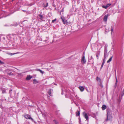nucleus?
<instances>
[{
    "instance_id": "11",
    "label": "nucleus",
    "mask_w": 124,
    "mask_h": 124,
    "mask_svg": "<svg viewBox=\"0 0 124 124\" xmlns=\"http://www.w3.org/2000/svg\"><path fill=\"white\" fill-rule=\"evenodd\" d=\"M52 91L53 90L52 89H50L49 90L48 92V93L50 96H52V95L51 94V92H52Z\"/></svg>"
},
{
    "instance_id": "26",
    "label": "nucleus",
    "mask_w": 124,
    "mask_h": 124,
    "mask_svg": "<svg viewBox=\"0 0 124 124\" xmlns=\"http://www.w3.org/2000/svg\"><path fill=\"white\" fill-rule=\"evenodd\" d=\"M104 64L102 63V65H101V69L102 68Z\"/></svg>"
},
{
    "instance_id": "10",
    "label": "nucleus",
    "mask_w": 124,
    "mask_h": 124,
    "mask_svg": "<svg viewBox=\"0 0 124 124\" xmlns=\"http://www.w3.org/2000/svg\"><path fill=\"white\" fill-rule=\"evenodd\" d=\"M79 89H80V91L81 92L83 91L84 90V88L83 86H80L79 87Z\"/></svg>"
},
{
    "instance_id": "19",
    "label": "nucleus",
    "mask_w": 124,
    "mask_h": 124,
    "mask_svg": "<svg viewBox=\"0 0 124 124\" xmlns=\"http://www.w3.org/2000/svg\"><path fill=\"white\" fill-rule=\"evenodd\" d=\"M38 70L42 74H43L44 73V71H42V70L40 69Z\"/></svg>"
},
{
    "instance_id": "3",
    "label": "nucleus",
    "mask_w": 124,
    "mask_h": 124,
    "mask_svg": "<svg viewBox=\"0 0 124 124\" xmlns=\"http://www.w3.org/2000/svg\"><path fill=\"white\" fill-rule=\"evenodd\" d=\"M24 117L27 119H31L32 121L33 120V119L31 118L30 116L28 114L25 115L24 116Z\"/></svg>"
},
{
    "instance_id": "30",
    "label": "nucleus",
    "mask_w": 124,
    "mask_h": 124,
    "mask_svg": "<svg viewBox=\"0 0 124 124\" xmlns=\"http://www.w3.org/2000/svg\"><path fill=\"white\" fill-rule=\"evenodd\" d=\"M115 75H116V83H117V79L116 77V73H115Z\"/></svg>"
},
{
    "instance_id": "14",
    "label": "nucleus",
    "mask_w": 124,
    "mask_h": 124,
    "mask_svg": "<svg viewBox=\"0 0 124 124\" xmlns=\"http://www.w3.org/2000/svg\"><path fill=\"white\" fill-rule=\"evenodd\" d=\"M39 16L40 17V19L41 20H42L44 18L43 16L41 14H39Z\"/></svg>"
},
{
    "instance_id": "24",
    "label": "nucleus",
    "mask_w": 124,
    "mask_h": 124,
    "mask_svg": "<svg viewBox=\"0 0 124 124\" xmlns=\"http://www.w3.org/2000/svg\"><path fill=\"white\" fill-rule=\"evenodd\" d=\"M9 55H13V54H16V53H14V54H12V53H9L8 54Z\"/></svg>"
},
{
    "instance_id": "17",
    "label": "nucleus",
    "mask_w": 124,
    "mask_h": 124,
    "mask_svg": "<svg viewBox=\"0 0 124 124\" xmlns=\"http://www.w3.org/2000/svg\"><path fill=\"white\" fill-rule=\"evenodd\" d=\"M80 111H77L76 112V116H79L80 115Z\"/></svg>"
},
{
    "instance_id": "28",
    "label": "nucleus",
    "mask_w": 124,
    "mask_h": 124,
    "mask_svg": "<svg viewBox=\"0 0 124 124\" xmlns=\"http://www.w3.org/2000/svg\"><path fill=\"white\" fill-rule=\"evenodd\" d=\"M48 3H47L46 5L45 6V7H47L48 6Z\"/></svg>"
},
{
    "instance_id": "15",
    "label": "nucleus",
    "mask_w": 124,
    "mask_h": 124,
    "mask_svg": "<svg viewBox=\"0 0 124 124\" xmlns=\"http://www.w3.org/2000/svg\"><path fill=\"white\" fill-rule=\"evenodd\" d=\"M106 108V106L105 105H104L102 106V108L103 110L105 109Z\"/></svg>"
},
{
    "instance_id": "12",
    "label": "nucleus",
    "mask_w": 124,
    "mask_h": 124,
    "mask_svg": "<svg viewBox=\"0 0 124 124\" xmlns=\"http://www.w3.org/2000/svg\"><path fill=\"white\" fill-rule=\"evenodd\" d=\"M33 84H37L38 82L35 79H33Z\"/></svg>"
},
{
    "instance_id": "16",
    "label": "nucleus",
    "mask_w": 124,
    "mask_h": 124,
    "mask_svg": "<svg viewBox=\"0 0 124 124\" xmlns=\"http://www.w3.org/2000/svg\"><path fill=\"white\" fill-rule=\"evenodd\" d=\"M112 57H113L112 56L111 57L109 58V59L107 61V62L108 63L110 62L111 61L112 59Z\"/></svg>"
},
{
    "instance_id": "9",
    "label": "nucleus",
    "mask_w": 124,
    "mask_h": 124,
    "mask_svg": "<svg viewBox=\"0 0 124 124\" xmlns=\"http://www.w3.org/2000/svg\"><path fill=\"white\" fill-rule=\"evenodd\" d=\"M32 78V77L30 75H28L27 76L26 79L27 80H30Z\"/></svg>"
},
{
    "instance_id": "27",
    "label": "nucleus",
    "mask_w": 124,
    "mask_h": 124,
    "mask_svg": "<svg viewBox=\"0 0 124 124\" xmlns=\"http://www.w3.org/2000/svg\"><path fill=\"white\" fill-rule=\"evenodd\" d=\"M111 33H112V32L113 31V28H112V27H111Z\"/></svg>"
},
{
    "instance_id": "23",
    "label": "nucleus",
    "mask_w": 124,
    "mask_h": 124,
    "mask_svg": "<svg viewBox=\"0 0 124 124\" xmlns=\"http://www.w3.org/2000/svg\"><path fill=\"white\" fill-rule=\"evenodd\" d=\"M102 7L103 8H105V9H106L107 8V7L106 5V6H104V5L103 6H102Z\"/></svg>"
},
{
    "instance_id": "2",
    "label": "nucleus",
    "mask_w": 124,
    "mask_h": 124,
    "mask_svg": "<svg viewBox=\"0 0 124 124\" xmlns=\"http://www.w3.org/2000/svg\"><path fill=\"white\" fill-rule=\"evenodd\" d=\"M96 80L97 81L98 83L99 84V85L101 87H102L103 86L101 84V79L100 78H99L98 77H97Z\"/></svg>"
},
{
    "instance_id": "4",
    "label": "nucleus",
    "mask_w": 124,
    "mask_h": 124,
    "mask_svg": "<svg viewBox=\"0 0 124 124\" xmlns=\"http://www.w3.org/2000/svg\"><path fill=\"white\" fill-rule=\"evenodd\" d=\"M61 19H62V21L64 24H67V20L65 19L64 17L61 16Z\"/></svg>"
},
{
    "instance_id": "18",
    "label": "nucleus",
    "mask_w": 124,
    "mask_h": 124,
    "mask_svg": "<svg viewBox=\"0 0 124 124\" xmlns=\"http://www.w3.org/2000/svg\"><path fill=\"white\" fill-rule=\"evenodd\" d=\"M99 54H98V53L96 54V56L97 57V58L98 59L99 58Z\"/></svg>"
},
{
    "instance_id": "32",
    "label": "nucleus",
    "mask_w": 124,
    "mask_h": 124,
    "mask_svg": "<svg viewBox=\"0 0 124 124\" xmlns=\"http://www.w3.org/2000/svg\"><path fill=\"white\" fill-rule=\"evenodd\" d=\"M11 73H9L8 74H9V75H11Z\"/></svg>"
},
{
    "instance_id": "5",
    "label": "nucleus",
    "mask_w": 124,
    "mask_h": 124,
    "mask_svg": "<svg viewBox=\"0 0 124 124\" xmlns=\"http://www.w3.org/2000/svg\"><path fill=\"white\" fill-rule=\"evenodd\" d=\"M86 60L85 59V56H84L83 57H82L81 60V62L83 64H84L86 62Z\"/></svg>"
},
{
    "instance_id": "25",
    "label": "nucleus",
    "mask_w": 124,
    "mask_h": 124,
    "mask_svg": "<svg viewBox=\"0 0 124 124\" xmlns=\"http://www.w3.org/2000/svg\"><path fill=\"white\" fill-rule=\"evenodd\" d=\"M56 19H55L52 20V23H54L55 22L56 20Z\"/></svg>"
},
{
    "instance_id": "31",
    "label": "nucleus",
    "mask_w": 124,
    "mask_h": 124,
    "mask_svg": "<svg viewBox=\"0 0 124 124\" xmlns=\"http://www.w3.org/2000/svg\"><path fill=\"white\" fill-rule=\"evenodd\" d=\"M91 59L93 60V58L92 57V56H91Z\"/></svg>"
},
{
    "instance_id": "1",
    "label": "nucleus",
    "mask_w": 124,
    "mask_h": 124,
    "mask_svg": "<svg viewBox=\"0 0 124 124\" xmlns=\"http://www.w3.org/2000/svg\"><path fill=\"white\" fill-rule=\"evenodd\" d=\"M112 118V116L110 115V112L109 111H108L107 113V119L106 121H107L111 119Z\"/></svg>"
},
{
    "instance_id": "20",
    "label": "nucleus",
    "mask_w": 124,
    "mask_h": 124,
    "mask_svg": "<svg viewBox=\"0 0 124 124\" xmlns=\"http://www.w3.org/2000/svg\"><path fill=\"white\" fill-rule=\"evenodd\" d=\"M106 59H105L104 58V59H103V62H102V63L104 64V63L105 62Z\"/></svg>"
},
{
    "instance_id": "22",
    "label": "nucleus",
    "mask_w": 124,
    "mask_h": 124,
    "mask_svg": "<svg viewBox=\"0 0 124 124\" xmlns=\"http://www.w3.org/2000/svg\"><path fill=\"white\" fill-rule=\"evenodd\" d=\"M54 121L55 123V124H58V123L55 120H54Z\"/></svg>"
},
{
    "instance_id": "21",
    "label": "nucleus",
    "mask_w": 124,
    "mask_h": 124,
    "mask_svg": "<svg viewBox=\"0 0 124 124\" xmlns=\"http://www.w3.org/2000/svg\"><path fill=\"white\" fill-rule=\"evenodd\" d=\"M111 5V4H107L106 5L107 6V7L108 8V7L110 6Z\"/></svg>"
},
{
    "instance_id": "6",
    "label": "nucleus",
    "mask_w": 124,
    "mask_h": 124,
    "mask_svg": "<svg viewBox=\"0 0 124 124\" xmlns=\"http://www.w3.org/2000/svg\"><path fill=\"white\" fill-rule=\"evenodd\" d=\"M83 115L85 117V118L86 120H88V117L87 115V114L85 112H84L83 113Z\"/></svg>"
},
{
    "instance_id": "13",
    "label": "nucleus",
    "mask_w": 124,
    "mask_h": 124,
    "mask_svg": "<svg viewBox=\"0 0 124 124\" xmlns=\"http://www.w3.org/2000/svg\"><path fill=\"white\" fill-rule=\"evenodd\" d=\"M1 90L2 91V93H6V89L5 88H2Z\"/></svg>"
},
{
    "instance_id": "7",
    "label": "nucleus",
    "mask_w": 124,
    "mask_h": 124,
    "mask_svg": "<svg viewBox=\"0 0 124 124\" xmlns=\"http://www.w3.org/2000/svg\"><path fill=\"white\" fill-rule=\"evenodd\" d=\"M108 56L107 54V51L106 49L104 51V58L105 59H106V58Z\"/></svg>"
},
{
    "instance_id": "29",
    "label": "nucleus",
    "mask_w": 124,
    "mask_h": 124,
    "mask_svg": "<svg viewBox=\"0 0 124 124\" xmlns=\"http://www.w3.org/2000/svg\"><path fill=\"white\" fill-rule=\"evenodd\" d=\"M122 93H123V94L122 96H123L124 94V88L123 91Z\"/></svg>"
},
{
    "instance_id": "8",
    "label": "nucleus",
    "mask_w": 124,
    "mask_h": 124,
    "mask_svg": "<svg viewBox=\"0 0 124 124\" xmlns=\"http://www.w3.org/2000/svg\"><path fill=\"white\" fill-rule=\"evenodd\" d=\"M108 15H106L103 18V20L104 22H106L107 21L108 17Z\"/></svg>"
}]
</instances>
